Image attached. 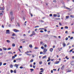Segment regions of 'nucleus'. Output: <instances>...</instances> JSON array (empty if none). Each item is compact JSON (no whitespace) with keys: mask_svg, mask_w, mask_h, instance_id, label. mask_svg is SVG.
<instances>
[{"mask_svg":"<svg viewBox=\"0 0 74 74\" xmlns=\"http://www.w3.org/2000/svg\"><path fill=\"white\" fill-rule=\"evenodd\" d=\"M51 64V62H49L48 63V65H50V64Z\"/></svg>","mask_w":74,"mask_h":74,"instance_id":"51","label":"nucleus"},{"mask_svg":"<svg viewBox=\"0 0 74 74\" xmlns=\"http://www.w3.org/2000/svg\"><path fill=\"white\" fill-rule=\"evenodd\" d=\"M46 37H48V34H46Z\"/></svg>","mask_w":74,"mask_h":74,"instance_id":"63","label":"nucleus"},{"mask_svg":"<svg viewBox=\"0 0 74 74\" xmlns=\"http://www.w3.org/2000/svg\"><path fill=\"white\" fill-rule=\"evenodd\" d=\"M71 18H74V16L72 15L70 16Z\"/></svg>","mask_w":74,"mask_h":74,"instance_id":"23","label":"nucleus"},{"mask_svg":"<svg viewBox=\"0 0 74 74\" xmlns=\"http://www.w3.org/2000/svg\"><path fill=\"white\" fill-rule=\"evenodd\" d=\"M42 53H42V51L40 52V54H42Z\"/></svg>","mask_w":74,"mask_h":74,"instance_id":"42","label":"nucleus"},{"mask_svg":"<svg viewBox=\"0 0 74 74\" xmlns=\"http://www.w3.org/2000/svg\"><path fill=\"white\" fill-rule=\"evenodd\" d=\"M40 33H43V32H44V31L41 30L40 31Z\"/></svg>","mask_w":74,"mask_h":74,"instance_id":"28","label":"nucleus"},{"mask_svg":"<svg viewBox=\"0 0 74 74\" xmlns=\"http://www.w3.org/2000/svg\"><path fill=\"white\" fill-rule=\"evenodd\" d=\"M66 71H67V72H71V70L69 69H66Z\"/></svg>","mask_w":74,"mask_h":74,"instance_id":"3","label":"nucleus"},{"mask_svg":"<svg viewBox=\"0 0 74 74\" xmlns=\"http://www.w3.org/2000/svg\"><path fill=\"white\" fill-rule=\"evenodd\" d=\"M14 73H16V70H14Z\"/></svg>","mask_w":74,"mask_h":74,"instance_id":"34","label":"nucleus"},{"mask_svg":"<svg viewBox=\"0 0 74 74\" xmlns=\"http://www.w3.org/2000/svg\"><path fill=\"white\" fill-rule=\"evenodd\" d=\"M1 65H2V62H0V66H1Z\"/></svg>","mask_w":74,"mask_h":74,"instance_id":"48","label":"nucleus"},{"mask_svg":"<svg viewBox=\"0 0 74 74\" xmlns=\"http://www.w3.org/2000/svg\"><path fill=\"white\" fill-rule=\"evenodd\" d=\"M2 15H3V13H1L0 14V16H2Z\"/></svg>","mask_w":74,"mask_h":74,"instance_id":"26","label":"nucleus"},{"mask_svg":"<svg viewBox=\"0 0 74 74\" xmlns=\"http://www.w3.org/2000/svg\"><path fill=\"white\" fill-rule=\"evenodd\" d=\"M14 32H19V30H17V29H15L14 30Z\"/></svg>","mask_w":74,"mask_h":74,"instance_id":"4","label":"nucleus"},{"mask_svg":"<svg viewBox=\"0 0 74 74\" xmlns=\"http://www.w3.org/2000/svg\"><path fill=\"white\" fill-rule=\"evenodd\" d=\"M64 65H63L62 66L61 68V70H63L64 69Z\"/></svg>","mask_w":74,"mask_h":74,"instance_id":"7","label":"nucleus"},{"mask_svg":"<svg viewBox=\"0 0 74 74\" xmlns=\"http://www.w3.org/2000/svg\"><path fill=\"white\" fill-rule=\"evenodd\" d=\"M14 67H16V69H18V65L17 64H15L14 65Z\"/></svg>","mask_w":74,"mask_h":74,"instance_id":"1","label":"nucleus"},{"mask_svg":"<svg viewBox=\"0 0 74 74\" xmlns=\"http://www.w3.org/2000/svg\"><path fill=\"white\" fill-rule=\"evenodd\" d=\"M47 45H44V47H47Z\"/></svg>","mask_w":74,"mask_h":74,"instance_id":"64","label":"nucleus"},{"mask_svg":"<svg viewBox=\"0 0 74 74\" xmlns=\"http://www.w3.org/2000/svg\"><path fill=\"white\" fill-rule=\"evenodd\" d=\"M6 34H10V30H7L6 31Z\"/></svg>","mask_w":74,"mask_h":74,"instance_id":"2","label":"nucleus"},{"mask_svg":"<svg viewBox=\"0 0 74 74\" xmlns=\"http://www.w3.org/2000/svg\"><path fill=\"white\" fill-rule=\"evenodd\" d=\"M41 49H44V47H41Z\"/></svg>","mask_w":74,"mask_h":74,"instance_id":"37","label":"nucleus"},{"mask_svg":"<svg viewBox=\"0 0 74 74\" xmlns=\"http://www.w3.org/2000/svg\"><path fill=\"white\" fill-rule=\"evenodd\" d=\"M44 72V70L41 71L40 72V73H43Z\"/></svg>","mask_w":74,"mask_h":74,"instance_id":"53","label":"nucleus"},{"mask_svg":"<svg viewBox=\"0 0 74 74\" xmlns=\"http://www.w3.org/2000/svg\"><path fill=\"white\" fill-rule=\"evenodd\" d=\"M62 45H63L64 47H65L66 45V44H65L64 43H63L62 44Z\"/></svg>","mask_w":74,"mask_h":74,"instance_id":"9","label":"nucleus"},{"mask_svg":"<svg viewBox=\"0 0 74 74\" xmlns=\"http://www.w3.org/2000/svg\"><path fill=\"white\" fill-rule=\"evenodd\" d=\"M29 47H30V48H32L33 47V46H32V45H29Z\"/></svg>","mask_w":74,"mask_h":74,"instance_id":"14","label":"nucleus"},{"mask_svg":"<svg viewBox=\"0 0 74 74\" xmlns=\"http://www.w3.org/2000/svg\"><path fill=\"white\" fill-rule=\"evenodd\" d=\"M3 50H4V51H6L7 50V48H4V47L3 48Z\"/></svg>","mask_w":74,"mask_h":74,"instance_id":"19","label":"nucleus"},{"mask_svg":"<svg viewBox=\"0 0 74 74\" xmlns=\"http://www.w3.org/2000/svg\"><path fill=\"white\" fill-rule=\"evenodd\" d=\"M58 49L59 51H61L60 49L59 48H58Z\"/></svg>","mask_w":74,"mask_h":74,"instance_id":"47","label":"nucleus"},{"mask_svg":"<svg viewBox=\"0 0 74 74\" xmlns=\"http://www.w3.org/2000/svg\"><path fill=\"white\" fill-rule=\"evenodd\" d=\"M66 19H68V18H69V16H66Z\"/></svg>","mask_w":74,"mask_h":74,"instance_id":"21","label":"nucleus"},{"mask_svg":"<svg viewBox=\"0 0 74 74\" xmlns=\"http://www.w3.org/2000/svg\"><path fill=\"white\" fill-rule=\"evenodd\" d=\"M13 62H14V63H15V62H16V60H14L13 61Z\"/></svg>","mask_w":74,"mask_h":74,"instance_id":"61","label":"nucleus"},{"mask_svg":"<svg viewBox=\"0 0 74 74\" xmlns=\"http://www.w3.org/2000/svg\"><path fill=\"white\" fill-rule=\"evenodd\" d=\"M33 36V34H31L30 35V37H32V36Z\"/></svg>","mask_w":74,"mask_h":74,"instance_id":"50","label":"nucleus"},{"mask_svg":"<svg viewBox=\"0 0 74 74\" xmlns=\"http://www.w3.org/2000/svg\"><path fill=\"white\" fill-rule=\"evenodd\" d=\"M8 53H12L11 51H9L8 52Z\"/></svg>","mask_w":74,"mask_h":74,"instance_id":"38","label":"nucleus"},{"mask_svg":"<svg viewBox=\"0 0 74 74\" xmlns=\"http://www.w3.org/2000/svg\"><path fill=\"white\" fill-rule=\"evenodd\" d=\"M14 17L12 16V18H11V21H12V20H14Z\"/></svg>","mask_w":74,"mask_h":74,"instance_id":"10","label":"nucleus"},{"mask_svg":"<svg viewBox=\"0 0 74 74\" xmlns=\"http://www.w3.org/2000/svg\"><path fill=\"white\" fill-rule=\"evenodd\" d=\"M73 37H71V38H70V39L71 40H72V39H73Z\"/></svg>","mask_w":74,"mask_h":74,"instance_id":"56","label":"nucleus"},{"mask_svg":"<svg viewBox=\"0 0 74 74\" xmlns=\"http://www.w3.org/2000/svg\"><path fill=\"white\" fill-rule=\"evenodd\" d=\"M20 48H21V49L22 48V46H20Z\"/></svg>","mask_w":74,"mask_h":74,"instance_id":"62","label":"nucleus"},{"mask_svg":"<svg viewBox=\"0 0 74 74\" xmlns=\"http://www.w3.org/2000/svg\"><path fill=\"white\" fill-rule=\"evenodd\" d=\"M45 58H47V56H45L42 57V59H45Z\"/></svg>","mask_w":74,"mask_h":74,"instance_id":"13","label":"nucleus"},{"mask_svg":"<svg viewBox=\"0 0 74 74\" xmlns=\"http://www.w3.org/2000/svg\"><path fill=\"white\" fill-rule=\"evenodd\" d=\"M44 29L43 28H40L39 29V30H44Z\"/></svg>","mask_w":74,"mask_h":74,"instance_id":"44","label":"nucleus"},{"mask_svg":"<svg viewBox=\"0 0 74 74\" xmlns=\"http://www.w3.org/2000/svg\"><path fill=\"white\" fill-rule=\"evenodd\" d=\"M32 34H33V35H35V34H36V33L34 32V31H33Z\"/></svg>","mask_w":74,"mask_h":74,"instance_id":"11","label":"nucleus"},{"mask_svg":"<svg viewBox=\"0 0 74 74\" xmlns=\"http://www.w3.org/2000/svg\"><path fill=\"white\" fill-rule=\"evenodd\" d=\"M42 62L40 61L39 62V64H42Z\"/></svg>","mask_w":74,"mask_h":74,"instance_id":"32","label":"nucleus"},{"mask_svg":"<svg viewBox=\"0 0 74 74\" xmlns=\"http://www.w3.org/2000/svg\"><path fill=\"white\" fill-rule=\"evenodd\" d=\"M17 25H18V26H19V27L20 26V25H19V23H17Z\"/></svg>","mask_w":74,"mask_h":74,"instance_id":"57","label":"nucleus"},{"mask_svg":"<svg viewBox=\"0 0 74 74\" xmlns=\"http://www.w3.org/2000/svg\"><path fill=\"white\" fill-rule=\"evenodd\" d=\"M68 57V56H66V57H65V58H66V59H67V60H69V58H67Z\"/></svg>","mask_w":74,"mask_h":74,"instance_id":"17","label":"nucleus"},{"mask_svg":"<svg viewBox=\"0 0 74 74\" xmlns=\"http://www.w3.org/2000/svg\"><path fill=\"white\" fill-rule=\"evenodd\" d=\"M10 14L11 15H12V11L10 12Z\"/></svg>","mask_w":74,"mask_h":74,"instance_id":"22","label":"nucleus"},{"mask_svg":"<svg viewBox=\"0 0 74 74\" xmlns=\"http://www.w3.org/2000/svg\"><path fill=\"white\" fill-rule=\"evenodd\" d=\"M6 41L7 42H8L9 43L10 42V41L8 40H7Z\"/></svg>","mask_w":74,"mask_h":74,"instance_id":"20","label":"nucleus"},{"mask_svg":"<svg viewBox=\"0 0 74 74\" xmlns=\"http://www.w3.org/2000/svg\"><path fill=\"white\" fill-rule=\"evenodd\" d=\"M11 49V48H9L8 49V50H10Z\"/></svg>","mask_w":74,"mask_h":74,"instance_id":"41","label":"nucleus"},{"mask_svg":"<svg viewBox=\"0 0 74 74\" xmlns=\"http://www.w3.org/2000/svg\"><path fill=\"white\" fill-rule=\"evenodd\" d=\"M6 64H7V63H4L3 64V65L4 66H5V65H6Z\"/></svg>","mask_w":74,"mask_h":74,"instance_id":"49","label":"nucleus"},{"mask_svg":"<svg viewBox=\"0 0 74 74\" xmlns=\"http://www.w3.org/2000/svg\"><path fill=\"white\" fill-rule=\"evenodd\" d=\"M33 62V59H31L30 60V62Z\"/></svg>","mask_w":74,"mask_h":74,"instance_id":"30","label":"nucleus"},{"mask_svg":"<svg viewBox=\"0 0 74 74\" xmlns=\"http://www.w3.org/2000/svg\"><path fill=\"white\" fill-rule=\"evenodd\" d=\"M64 28L63 27H61V29L62 30V29H63V28Z\"/></svg>","mask_w":74,"mask_h":74,"instance_id":"59","label":"nucleus"},{"mask_svg":"<svg viewBox=\"0 0 74 74\" xmlns=\"http://www.w3.org/2000/svg\"><path fill=\"white\" fill-rule=\"evenodd\" d=\"M71 65H74V61H72L71 62Z\"/></svg>","mask_w":74,"mask_h":74,"instance_id":"6","label":"nucleus"},{"mask_svg":"<svg viewBox=\"0 0 74 74\" xmlns=\"http://www.w3.org/2000/svg\"><path fill=\"white\" fill-rule=\"evenodd\" d=\"M22 58H18V59H16V60H21V59Z\"/></svg>","mask_w":74,"mask_h":74,"instance_id":"36","label":"nucleus"},{"mask_svg":"<svg viewBox=\"0 0 74 74\" xmlns=\"http://www.w3.org/2000/svg\"><path fill=\"white\" fill-rule=\"evenodd\" d=\"M20 68L21 69H22L23 68V66H21L20 67Z\"/></svg>","mask_w":74,"mask_h":74,"instance_id":"35","label":"nucleus"},{"mask_svg":"<svg viewBox=\"0 0 74 74\" xmlns=\"http://www.w3.org/2000/svg\"><path fill=\"white\" fill-rule=\"evenodd\" d=\"M12 59H15V57L14 56H13L12 57Z\"/></svg>","mask_w":74,"mask_h":74,"instance_id":"46","label":"nucleus"},{"mask_svg":"<svg viewBox=\"0 0 74 74\" xmlns=\"http://www.w3.org/2000/svg\"><path fill=\"white\" fill-rule=\"evenodd\" d=\"M53 48H51V49H50V51L51 52H52V51H53Z\"/></svg>","mask_w":74,"mask_h":74,"instance_id":"8","label":"nucleus"},{"mask_svg":"<svg viewBox=\"0 0 74 74\" xmlns=\"http://www.w3.org/2000/svg\"><path fill=\"white\" fill-rule=\"evenodd\" d=\"M12 36H15V34L14 33H13L12 35Z\"/></svg>","mask_w":74,"mask_h":74,"instance_id":"45","label":"nucleus"},{"mask_svg":"<svg viewBox=\"0 0 74 74\" xmlns=\"http://www.w3.org/2000/svg\"><path fill=\"white\" fill-rule=\"evenodd\" d=\"M3 6V7L2 9V10L3 11V10H4V6Z\"/></svg>","mask_w":74,"mask_h":74,"instance_id":"18","label":"nucleus"},{"mask_svg":"<svg viewBox=\"0 0 74 74\" xmlns=\"http://www.w3.org/2000/svg\"><path fill=\"white\" fill-rule=\"evenodd\" d=\"M65 40H68V38L67 37L65 38Z\"/></svg>","mask_w":74,"mask_h":74,"instance_id":"55","label":"nucleus"},{"mask_svg":"<svg viewBox=\"0 0 74 74\" xmlns=\"http://www.w3.org/2000/svg\"><path fill=\"white\" fill-rule=\"evenodd\" d=\"M30 15L31 16H32H32H33V14H32L30 13Z\"/></svg>","mask_w":74,"mask_h":74,"instance_id":"54","label":"nucleus"},{"mask_svg":"<svg viewBox=\"0 0 74 74\" xmlns=\"http://www.w3.org/2000/svg\"><path fill=\"white\" fill-rule=\"evenodd\" d=\"M10 67H11V68H12L13 67V65H12V64H11L10 66Z\"/></svg>","mask_w":74,"mask_h":74,"instance_id":"15","label":"nucleus"},{"mask_svg":"<svg viewBox=\"0 0 74 74\" xmlns=\"http://www.w3.org/2000/svg\"><path fill=\"white\" fill-rule=\"evenodd\" d=\"M42 43H43V42H42V41L40 42V45H41V44H42Z\"/></svg>","mask_w":74,"mask_h":74,"instance_id":"43","label":"nucleus"},{"mask_svg":"<svg viewBox=\"0 0 74 74\" xmlns=\"http://www.w3.org/2000/svg\"><path fill=\"white\" fill-rule=\"evenodd\" d=\"M27 55H28V56H31V54H30L27 53Z\"/></svg>","mask_w":74,"mask_h":74,"instance_id":"29","label":"nucleus"},{"mask_svg":"<svg viewBox=\"0 0 74 74\" xmlns=\"http://www.w3.org/2000/svg\"><path fill=\"white\" fill-rule=\"evenodd\" d=\"M10 72H11V73H13V72H14V71H13L12 70H11Z\"/></svg>","mask_w":74,"mask_h":74,"instance_id":"31","label":"nucleus"},{"mask_svg":"<svg viewBox=\"0 0 74 74\" xmlns=\"http://www.w3.org/2000/svg\"><path fill=\"white\" fill-rule=\"evenodd\" d=\"M55 19H57V20H60V19L59 18H56Z\"/></svg>","mask_w":74,"mask_h":74,"instance_id":"24","label":"nucleus"},{"mask_svg":"<svg viewBox=\"0 0 74 74\" xmlns=\"http://www.w3.org/2000/svg\"><path fill=\"white\" fill-rule=\"evenodd\" d=\"M68 27L66 26L65 27V29H68Z\"/></svg>","mask_w":74,"mask_h":74,"instance_id":"33","label":"nucleus"},{"mask_svg":"<svg viewBox=\"0 0 74 74\" xmlns=\"http://www.w3.org/2000/svg\"><path fill=\"white\" fill-rule=\"evenodd\" d=\"M73 49H72L71 50H70L69 52L70 53H71V52H72L73 51Z\"/></svg>","mask_w":74,"mask_h":74,"instance_id":"16","label":"nucleus"},{"mask_svg":"<svg viewBox=\"0 0 74 74\" xmlns=\"http://www.w3.org/2000/svg\"><path fill=\"white\" fill-rule=\"evenodd\" d=\"M50 60H48L47 61V62H49V61H50Z\"/></svg>","mask_w":74,"mask_h":74,"instance_id":"60","label":"nucleus"},{"mask_svg":"<svg viewBox=\"0 0 74 74\" xmlns=\"http://www.w3.org/2000/svg\"><path fill=\"white\" fill-rule=\"evenodd\" d=\"M47 51V49H44L43 52L44 53H46Z\"/></svg>","mask_w":74,"mask_h":74,"instance_id":"5","label":"nucleus"},{"mask_svg":"<svg viewBox=\"0 0 74 74\" xmlns=\"http://www.w3.org/2000/svg\"><path fill=\"white\" fill-rule=\"evenodd\" d=\"M68 33V31H66L65 32V33H66V34H67V33Z\"/></svg>","mask_w":74,"mask_h":74,"instance_id":"58","label":"nucleus"},{"mask_svg":"<svg viewBox=\"0 0 74 74\" xmlns=\"http://www.w3.org/2000/svg\"><path fill=\"white\" fill-rule=\"evenodd\" d=\"M30 70L32 71H34V69H30Z\"/></svg>","mask_w":74,"mask_h":74,"instance_id":"39","label":"nucleus"},{"mask_svg":"<svg viewBox=\"0 0 74 74\" xmlns=\"http://www.w3.org/2000/svg\"><path fill=\"white\" fill-rule=\"evenodd\" d=\"M50 16H52V14H50L49 15Z\"/></svg>","mask_w":74,"mask_h":74,"instance_id":"52","label":"nucleus"},{"mask_svg":"<svg viewBox=\"0 0 74 74\" xmlns=\"http://www.w3.org/2000/svg\"><path fill=\"white\" fill-rule=\"evenodd\" d=\"M12 47H15V45L14 44H12Z\"/></svg>","mask_w":74,"mask_h":74,"instance_id":"25","label":"nucleus"},{"mask_svg":"<svg viewBox=\"0 0 74 74\" xmlns=\"http://www.w3.org/2000/svg\"><path fill=\"white\" fill-rule=\"evenodd\" d=\"M38 47H36L34 48V49H38Z\"/></svg>","mask_w":74,"mask_h":74,"instance_id":"40","label":"nucleus"},{"mask_svg":"<svg viewBox=\"0 0 74 74\" xmlns=\"http://www.w3.org/2000/svg\"><path fill=\"white\" fill-rule=\"evenodd\" d=\"M29 51H27L25 53V54H27V53H29Z\"/></svg>","mask_w":74,"mask_h":74,"instance_id":"27","label":"nucleus"},{"mask_svg":"<svg viewBox=\"0 0 74 74\" xmlns=\"http://www.w3.org/2000/svg\"><path fill=\"white\" fill-rule=\"evenodd\" d=\"M59 61H57L55 62V64H58L59 63Z\"/></svg>","mask_w":74,"mask_h":74,"instance_id":"12","label":"nucleus"}]
</instances>
